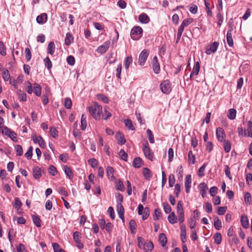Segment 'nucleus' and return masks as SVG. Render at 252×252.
<instances>
[{"label":"nucleus","instance_id":"603ef678","mask_svg":"<svg viewBox=\"0 0 252 252\" xmlns=\"http://www.w3.org/2000/svg\"><path fill=\"white\" fill-rule=\"evenodd\" d=\"M25 53L27 61H30L32 58V54L30 49L29 48H26L25 50Z\"/></svg>","mask_w":252,"mask_h":252},{"label":"nucleus","instance_id":"0e129e2a","mask_svg":"<svg viewBox=\"0 0 252 252\" xmlns=\"http://www.w3.org/2000/svg\"><path fill=\"white\" fill-rule=\"evenodd\" d=\"M14 202H15V207L16 209L18 210L22 205V203L19 199V198L16 197L14 199Z\"/></svg>","mask_w":252,"mask_h":252},{"label":"nucleus","instance_id":"f257e3e1","mask_svg":"<svg viewBox=\"0 0 252 252\" xmlns=\"http://www.w3.org/2000/svg\"><path fill=\"white\" fill-rule=\"evenodd\" d=\"M89 112L92 116L96 120H98L100 118L102 111V107L96 102L94 104L88 107Z\"/></svg>","mask_w":252,"mask_h":252},{"label":"nucleus","instance_id":"9d476101","mask_svg":"<svg viewBox=\"0 0 252 252\" xmlns=\"http://www.w3.org/2000/svg\"><path fill=\"white\" fill-rule=\"evenodd\" d=\"M110 45V41H106L102 45L99 46L96 49V51L100 54L105 53L108 49Z\"/></svg>","mask_w":252,"mask_h":252},{"label":"nucleus","instance_id":"f3484780","mask_svg":"<svg viewBox=\"0 0 252 252\" xmlns=\"http://www.w3.org/2000/svg\"><path fill=\"white\" fill-rule=\"evenodd\" d=\"M143 164L142 159L140 157L135 158L133 161V166L136 168H140Z\"/></svg>","mask_w":252,"mask_h":252},{"label":"nucleus","instance_id":"a19ab883","mask_svg":"<svg viewBox=\"0 0 252 252\" xmlns=\"http://www.w3.org/2000/svg\"><path fill=\"white\" fill-rule=\"evenodd\" d=\"M146 132H147V134L148 136L150 142L152 144L154 143L155 142V139H154V135H153L152 131L150 129H148L146 130Z\"/></svg>","mask_w":252,"mask_h":252},{"label":"nucleus","instance_id":"ddd939ff","mask_svg":"<svg viewBox=\"0 0 252 252\" xmlns=\"http://www.w3.org/2000/svg\"><path fill=\"white\" fill-rule=\"evenodd\" d=\"M216 136L219 141L222 142L224 140L225 134L222 128L219 127L217 129Z\"/></svg>","mask_w":252,"mask_h":252},{"label":"nucleus","instance_id":"37998d69","mask_svg":"<svg viewBox=\"0 0 252 252\" xmlns=\"http://www.w3.org/2000/svg\"><path fill=\"white\" fill-rule=\"evenodd\" d=\"M97 98L98 99L101 100L105 103H107L109 102L108 98L103 94H99L97 95Z\"/></svg>","mask_w":252,"mask_h":252},{"label":"nucleus","instance_id":"864d4df0","mask_svg":"<svg viewBox=\"0 0 252 252\" xmlns=\"http://www.w3.org/2000/svg\"><path fill=\"white\" fill-rule=\"evenodd\" d=\"M36 21L39 24L45 23L47 21V17H36Z\"/></svg>","mask_w":252,"mask_h":252},{"label":"nucleus","instance_id":"a18cd8bd","mask_svg":"<svg viewBox=\"0 0 252 252\" xmlns=\"http://www.w3.org/2000/svg\"><path fill=\"white\" fill-rule=\"evenodd\" d=\"M52 246L54 252H64L63 249L60 248V246L58 243H53Z\"/></svg>","mask_w":252,"mask_h":252},{"label":"nucleus","instance_id":"bb28decb","mask_svg":"<svg viewBox=\"0 0 252 252\" xmlns=\"http://www.w3.org/2000/svg\"><path fill=\"white\" fill-rule=\"evenodd\" d=\"M245 134L250 137H252V122L250 121L248 123V128L245 131Z\"/></svg>","mask_w":252,"mask_h":252},{"label":"nucleus","instance_id":"de8ad7c7","mask_svg":"<svg viewBox=\"0 0 252 252\" xmlns=\"http://www.w3.org/2000/svg\"><path fill=\"white\" fill-rule=\"evenodd\" d=\"M154 215L153 216V219L154 220H157L159 219L161 215V213L159 209H156L154 211Z\"/></svg>","mask_w":252,"mask_h":252},{"label":"nucleus","instance_id":"f8f14e48","mask_svg":"<svg viewBox=\"0 0 252 252\" xmlns=\"http://www.w3.org/2000/svg\"><path fill=\"white\" fill-rule=\"evenodd\" d=\"M32 139L35 143H38L40 147L44 148L45 143L43 138L40 136H37L35 134L32 135Z\"/></svg>","mask_w":252,"mask_h":252},{"label":"nucleus","instance_id":"c85d7f7f","mask_svg":"<svg viewBox=\"0 0 252 252\" xmlns=\"http://www.w3.org/2000/svg\"><path fill=\"white\" fill-rule=\"evenodd\" d=\"M32 217L34 224L38 227H40L41 220L39 217L36 215H32Z\"/></svg>","mask_w":252,"mask_h":252},{"label":"nucleus","instance_id":"052dcab7","mask_svg":"<svg viewBox=\"0 0 252 252\" xmlns=\"http://www.w3.org/2000/svg\"><path fill=\"white\" fill-rule=\"evenodd\" d=\"M0 54L2 56H5L6 55V48L1 41H0Z\"/></svg>","mask_w":252,"mask_h":252},{"label":"nucleus","instance_id":"f03ea898","mask_svg":"<svg viewBox=\"0 0 252 252\" xmlns=\"http://www.w3.org/2000/svg\"><path fill=\"white\" fill-rule=\"evenodd\" d=\"M193 19L191 18L185 19L178 29L177 34L176 42H178L181 39V36L185 27L188 26L193 22Z\"/></svg>","mask_w":252,"mask_h":252},{"label":"nucleus","instance_id":"5701e85b","mask_svg":"<svg viewBox=\"0 0 252 252\" xmlns=\"http://www.w3.org/2000/svg\"><path fill=\"white\" fill-rule=\"evenodd\" d=\"M41 176V169L38 167H35L33 168V176L36 179H39Z\"/></svg>","mask_w":252,"mask_h":252},{"label":"nucleus","instance_id":"c756f323","mask_svg":"<svg viewBox=\"0 0 252 252\" xmlns=\"http://www.w3.org/2000/svg\"><path fill=\"white\" fill-rule=\"evenodd\" d=\"M214 242L217 244H220L221 242L222 237L220 232L215 233L213 236Z\"/></svg>","mask_w":252,"mask_h":252},{"label":"nucleus","instance_id":"423d86ee","mask_svg":"<svg viewBox=\"0 0 252 252\" xmlns=\"http://www.w3.org/2000/svg\"><path fill=\"white\" fill-rule=\"evenodd\" d=\"M149 53L148 50L144 49L140 54L138 59V63L140 65H144L147 61Z\"/></svg>","mask_w":252,"mask_h":252},{"label":"nucleus","instance_id":"58836bf2","mask_svg":"<svg viewBox=\"0 0 252 252\" xmlns=\"http://www.w3.org/2000/svg\"><path fill=\"white\" fill-rule=\"evenodd\" d=\"M124 122L126 126H127L129 129L131 130H135V128L133 126L132 121L130 119L125 120Z\"/></svg>","mask_w":252,"mask_h":252},{"label":"nucleus","instance_id":"412c9836","mask_svg":"<svg viewBox=\"0 0 252 252\" xmlns=\"http://www.w3.org/2000/svg\"><path fill=\"white\" fill-rule=\"evenodd\" d=\"M73 37L70 32H67L66 34V36L64 39V44L67 45H70L73 41Z\"/></svg>","mask_w":252,"mask_h":252},{"label":"nucleus","instance_id":"338daca9","mask_svg":"<svg viewBox=\"0 0 252 252\" xmlns=\"http://www.w3.org/2000/svg\"><path fill=\"white\" fill-rule=\"evenodd\" d=\"M2 77L5 81H7L10 78V74L8 70H5L3 72Z\"/></svg>","mask_w":252,"mask_h":252},{"label":"nucleus","instance_id":"6ab92c4d","mask_svg":"<svg viewBox=\"0 0 252 252\" xmlns=\"http://www.w3.org/2000/svg\"><path fill=\"white\" fill-rule=\"evenodd\" d=\"M114 170L111 166H107L106 168V174L109 179L113 180L115 178L114 176Z\"/></svg>","mask_w":252,"mask_h":252},{"label":"nucleus","instance_id":"8fccbe9b","mask_svg":"<svg viewBox=\"0 0 252 252\" xmlns=\"http://www.w3.org/2000/svg\"><path fill=\"white\" fill-rule=\"evenodd\" d=\"M129 227L130 229V230L132 233H134L135 232V230H136V224L135 221V220H130L129 222Z\"/></svg>","mask_w":252,"mask_h":252},{"label":"nucleus","instance_id":"09e8293b","mask_svg":"<svg viewBox=\"0 0 252 252\" xmlns=\"http://www.w3.org/2000/svg\"><path fill=\"white\" fill-rule=\"evenodd\" d=\"M32 147L30 146L27 152L25 154V156L27 158V159H30L32 158Z\"/></svg>","mask_w":252,"mask_h":252},{"label":"nucleus","instance_id":"e2e57ef3","mask_svg":"<svg viewBox=\"0 0 252 252\" xmlns=\"http://www.w3.org/2000/svg\"><path fill=\"white\" fill-rule=\"evenodd\" d=\"M244 199L246 203L250 204L252 201V196L249 192H247L245 193Z\"/></svg>","mask_w":252,"mask_h":252},{"label":"nucleus","instance_id":"0eeeda50","mask_svg":"<svg viewBox=\"0 0 252 252\" xmlns=\"http://www.w3.org/2000/svg\"><path fill=\"white\" fill-rule=\"evenodd\" d=\"M2 134L5 135H7L13 141H17V134L14 132L11 131L6 126L2 127Z\"/></svg>","mask_w":252,"mask_h":252},{"label":"nucleus","instance_id":"6e6552de","mask_svg":"<svg viewBox=\"0 0 252 252\" xmlns=\"http://www.w3.org/2000/svg\"><path fill=\"white\" fill-rule=\"evenodd\" d=\"M219 45V43L218 42H214L212 44L208 45L206 48V53L208 55H210L213 53L216 52Z\"/></svg>","mask_w":252,"mask_h":252},{"label":"nucleus","instance_id":"aec40b11","mask_svg":"<svg viewBox=\"0 0 252 252\" xmlns=\"http://www.w3.org/2000/svg\"><path fill=\"white\" fill-rule=\"evenodd\" d=\"M116 136L117 137V142L119 144L123 145L126 143V140L124 135L121 132L118 131L116 134Z\"/></svg>","mask_w":252,"mask_h":252},{"label":"nucleus","instance_id":"e433bc0d","mask_svg":"<svg viewBox=\"0 0 252 252\" xmlns=\"http://www.w3.org/2000/svg\"><path fill=\"white\" fill-rule=\"evenodd\" d=\"M44 63L45 66L48 70H50L52 67V63L48 57H47L44 59Z\"/></svg>","mask_w":252,"mask_h":252},{"label":"nucleus","instance_id":"4d7b16f0","mask_svg":"<svg viewBox=\"0 0 252 252\" xmlns=\"http://www.w3.org/2000/svg\"><path fill=\"white\" fill-rule=\"evenodd\" d=\"M88 163L93 168H94L97 165L98 161L95 158H92L88 160Z\"/></svg>","mask_w":252,"mask_h":252},{"label":"nucleus","instance_id":"774afa93","mask_svg":"<svg viewBox=\"0 0 252 252\" xmlns=\"http://www.w3.org/2000/svg\"><path fill=\"white\" fill-rule=\"evenodd\" d=\"M67 63L71 65H73L75 63V59L72 56H69L66 59Z\"/></svg>","mask_w":252,"mask_h":252},{"label":"nucleus","instance_id":"69168bd1","mask_svg":"<svg viewBox=\"0 0 252 252\" xmlns=\"http://www.w3.org/2000/svg\"><path fill=\"white\" fill-rule=\"evenodd\" d=\"M17 252H26V250L25 248V246L23 244H19L17 247Z\"/></svg>","mask_w":252,"mask_h":252},{"label":"nucleus","instance_id":"7ed1b4c3","mask_svg":"<svg viewBox=\"0 0 252 252\" xmlns=\"http://www.w3.org/2000/svg\"><path fill=\"white\" fill-rule=\"evenodd\" d=\"M142 29L139 26H135L131 30L130 36L133 40H138L142 36Z\"/></svg>","mask_w":252,"mask_h":252},{"label":"nucleus","instance_id":"680f3d73","mask_svg":"<svg viewBox=\"0 0 252 252\" xmlns=\"http://www.w3.org/2000/svg\"><path fill=\"white\" fill-rule=\"evenodd\" d=\"M151 171L148 168H144L143 171V174L146 179L150 178Z\"/></svg>","mask_w":252,"mask_h":252},{"label":"nucleus","instance_id":"bf43d9fd","mask_svg":"<svg viewBox=\"0 0 252 252\" xmlns=\"http://www.w3.org/2000/svg\"><path fill=\"white\" fill-rule=\"evenodd\" d=\"M16 151V155L21 156L23 155V148L20 145H17L15 147Z\"/></svg>","mask_w":252,"mask_h":252},{"label":"nucleus","instance_id":"b1692460","mask_svg":"<svg viewBox=\"0 0 252 252\" xmlns=\"http://www.w3.org/2000/svg\"><path fill=\"white\" fill-rule=\"evenodd\" d=\"M117 211L119 217L124 221V208L122 204H117Z\"/></svg>","mask_w":252,"mask_h":252},{"label":"nucleus","instance_id":"7c9ffc66","mask_svg":"<svg viewBox=\"0 0 252 252\" xmlns=\"http://www.w3.org/2000/svg\"><path fill=\"white\" fill-rule=\"evenodd\" d=\"M177 219L174 212H172L168 217V220L169 222L172 224L176 223L177 222Z\"/></svg>","mask_w":252,"mask_h":252},{"label":"nucleus","instance_id":"4c0bfd02","mask_svg":"<svg viewBox=\"0 0 252 252\" xmlns=\"http://www.w3.org/2000/svg\"><path fill=\"white\" fill-rule=\"evenodd\" d=\"M64 171L65 174L70 178L73 177V173L70 167L67 166H64Z\"/></svg>","mask_w":252,"mask_h":252},{"label":"nucleus","instance_id":"72a5a7b5","mask_svg":"<svg viewBox=\"0 0 252 252\" xmlns=\"http://www.w3.org/2000/svg\"><path fill=\"white\" fill-rule=\"evenodd\" d=\"M214 226L217 230H220L221 227V222L218 217H216L214 219Z\"/></svg>","mask_w":252,"mask_h":252},{"label":"nucleus","instance_id":"393cba45","mask_svg":"<svg viewBox=\"0 0 252 252\" xmlns=\"http://www.w3.org/2000/svg\"><path fill=\"white\" fill-rule=\"evenodd\" d=\"M158 239L162 247H165L167 243V238L165 235L164 233L159 234Z\"/></svg>","mask_w":252,"mask_h":252},{"label":"nucleus","instance_id":"49530a36","mask_svg":"<svg viewBox=\"0 0 252 252\" xmlns=\"http://www.w3.org/2000/svg\"><path fill=\"white\" fill-rule=\"evenodd\" d=\"M224 149L226 153H228L231 149V144L228 140L224 141Z\"/></svg>","mask_w":252,"mask_h":252},{"label":"nucleus","instance_id":"13d9d810","mask_svg":"<svg viewBox=\"0 0 252 252\" xmlns=\"http://www.w3.org/2000/svg\"><path fill=\"white\" fill-rule=\"evenodd\" d=\"M119 155L122 159L126 161L127 158V154L125 152V151L121 149L119 152Z\"/></svg>","mask_w":252,"mask_h":252},{"label":"nucleus","instance_id":"20e7f679","mask_svg":"<svg viewBox=\"0 0 252 252\" xmlns=\"http://www.w3.org/2000/svg\"><path fill=\"white\" fill-rule=\"evenodd\" d=\"M142 150L145 157L151 161H153L155 158L154 155L149 146L147 142H146L144 144Z\"/></svg>","mask_w":252,"mask_h":252},{"label":"nucleus","instance_id":"4468645a","mask_svg":"<svg viewBox=\"0 0 252 252\" xmlns=\"http://www.w3.org/2000/svg\"><path fill=\"white\" fill-rule=\"evenodd\" d=\"M233 31V28L230 27V29L228 30L226 34V40L228 45L230 47H232L233 46V41L232 36V32Z\"/></svg>","mask_w":252,"mask_h":252},{"label":"nucleus","instance_id":"cd10ccee","mask_svg":"<svg viewBox=\"0 0 252 252\" xmlns=\"http://www.w3.org/2000/svg\"><path fill=\"white\" fill-rule=\"evenodd\" d=\"M154 248V245L152 242H149L144 245L143 249L146 252H151Z\"/></svg>","mask_w":252,"mask_h":252},{"label":"nucleus","instance_id":"a211bd4d","mask_svg":"<svg viewBox=\"0 0 252 252\" xmlns=\"http://www.w3.org/2000/svg\"><path fill=\"white\" fill-rule=\"evenodd\" d=\"M241 222L242 226L244 228H248L249 227V222L248 217L246 215H242L241 218Z\"/></svg>","mask_w":252,"mask_h":252},{"label":"nucleus","instance_id":"5fc2aeb1","mask_svg":"<svg viewBox=\"0 0 252 252\" xmlns=\"http://www.w3.org/2000/svg\"><path fill=\"white\" fill-rule=\"evenodd\" d=\"M18 97L19 99L21 101H26L27 100V95L26 94L20 90L18 93Z\"/></svg>","mask_w":252,"mask_h":252},{"label":"nucleus","instance_id":"473e14b6","mask_svg":"<svg viewBox=\"0 0 252 252\" xmlns=\"http://www.w3.org/2000/svg\"><path fill=\"white\" fill-rule=\"evenodd\" d=\"M87 126L86 117L84 114L82 115L81 120V128L82 130H84Z\"/></svg>","mask_w":252,"mask_h":252},{"label":"nucleus","instance_id":"f704fd0d","mask_svg":"<svg viewBox=\"0 0 252 252\" xmlns=\"http://www.w3.org/2000/svg\"><path fill=\"white\" fill-rule=\"evenodd\" d=\"M132 62V58L131 56L127 57L125 61L124 65L126 69H127L130 64Z\"/></svg>","mask_w":252,"mask_h":252},{"label":"nucleus","instance_id":"6e6d98bb","mask_svg":"<svg viewBox=\"0 0 252 252\" xmlns=\"http://www.w3.org/2000/svg\"><path fill=\"white\" fill-rule=\"evenodd\" d=\"M175 183V178L173 174H170L169 176V186L173 187Z\"/></svg>","mask_w":252,"mask_h":252},{"label":"nucleus","instance_id":"39448f33","mask_svg":"<svg viewBox=\"0 0 252 252\" xmlns=\"http://www.w3.org/2000/svg\"><path fill=\"white\" fill-rule=\"evenodd\" d=\"M160 88L162 93L168 94L171 91V84L169 80H166L160 84Z\"/></svg>","mask_w":252,"mask_h":252},{"label":"nucleus","instance_id":"4be33fe9","mask_svg":"<svg viewBox=\"0 0 252 252\" xmlns=\"http://www.w3.org/2000/svg\"><path fill=\"white\" fill-rule=\"evenodd\" d=\"M33 92L35 94V95L37 96H39L41 95V86L36 84L35 83L33 84Z\"/></svg>","mask_w":252,"mask_h":252},{"label":"nucleus","instance_id":"c9c22d12","mask_svg":"<svg viewBox=\"0 0 252 252\" xmlns=\"http://www.w3.org/2000/svg\"><path fill=\"white\" fill-rule=\"evenodd\" d=\"M207 165V163H204L199 169L197 174L199 177H202L204 175V170Z\"/></svg>","mask_w":252,"mask_h":252},{"label":"nucleus","instance_id":"ea45409f","mask_svg":"<svg viewBox=\"0 0 252 252\" xmlns=\"http://www.w3.org/2000/svg\"><path fill=\"white\" fill-rule=\"evenodd\" d=\"M189 161L191 164H194L195 162V156L191 151H189L188 154Z\"/></svg>","mask_w":252,"mask_h":252},{"label":"nucleus","instance_id":"3c124183","mask_svg":"<svg viewBox=\"0 0 252 252\" xmlns=\"http://www.w3.org/2000/svg\"><path fill=\"white\" fill-rule=\"evenodd\" d=\"M162 205L165 213L166 214L170 213L171 211L170 205L167 202H163Z\"/></svg>","mask_w":252,"mask_h":252},{"label":"nucleus","instance_id":"1a4fd4ad","mask_svg":"<svg viewBox=\"0 0 252 252\" xmlns=\"http://www.w3.org/2000/svg\"><path fill=\"white\" fill-rule=\"evenodd\" d=\"M200 68V63H199V62L197 61L195 63L193 68L192 71L191 72V73L190 74L189 79L191 81H192L194 80V78H193L194 75L197 76L198 74V73L199 72Z\"/></svg>","mask_w":252,"mask_h":252},{"label":"nucleus","instance_id":"c03bdc74","mask_svg":"<svg viewBox=\"0 0 252 252\" xmlns=\"http://www.w3.org/2000/svg\"><path fill=\"white\" fill-rule=\"evenodd\" d=\"M116 189L117 190L120 191H124L125 189V187L122 181L119 180L116 182Z\"/></svg>","mask_w":252,"mask_h":252},{"label":"nucleus","instance_id":"a878e982","mask_svg":"<svg viewBox=\"0 0 252 252\" xmlns=\"http://www.w3.org/2000/svg\"><path fill=\"white\" fill-rule=\"evenodd\" d=\"M55 45L53 41L50 42L47 47V52L49 54L52 55L55 53Z\"/></svg>","mask_w":252,"mask_h":252},{"label":"nucleus","instance_id":"79ce46f5","mask_svg":"<svg viewBox=\"0 0 252 252\" xmlns=\"http://www.w3.org/2000/svg\"><path fill=\"white\" fill-rule=\"evenodd\" d=\"M184 213V209H183V204L182 201H179L178 202L177 206V213Z\"/></svg>","mask_w":252,"mask_h":252},{"label":"nucleus","instance_id":"9b49d317","mask_svg":"<svg viewBox=\"0 0 252 252\" xmlns=\"http://www.w3.org/2000/svg\"><path fill=\"white\" fill-rule=\"evenodd\" d=\"M152 66L154 72L156 74L158 73L160 70V68L159 63H158V58L157 56H155L153 58L152 62Z\"/></svg>","mask_w":252,"mask_h":252},{"label":"nucleus","instance_id":"2f4dec72","mask_svg":"<svg viewBox=\"0 0 252 252\" xmlns=\"http://www.w3.org/2000/svg\"><path fill=\"white\" fill-rule=\"evenodd\" d=\"M236 111L234 109H230L228 110L227 117L230 120H234L236 118Z\"/></svg>","mask_w":252,"mask_h":252},{"label":"nucleus","instance_id":"dca6fc26","mask_svg":"<svg viewBox=\"0 0 252 252\" xmlns=\"http://www.w3.org/2000/svg\"><path fill=\"white\" fill-rule=\"evenodd\" d=\"M200 193L203 197H204L206 194V191L208 189V186L205 183H202L198 186Z\"/></svg>","mask_w":252,"mask_h":252},{"label":"nucleus","instance_id":"2eb2a0df","mask_svg":"<svg viewBox=\"0 0 252 252\" xmlns=\"http://www.w3.org/2000/svg\"><path fill=\"white\" fill-rule=\"evenodd\" d=\"M191 177L190 175H188L186 177L185 182V186L186 191L187 193H189V189L191 187Z\"/></svg>","mask_w":252,"mask_h":252}]
</instances>
